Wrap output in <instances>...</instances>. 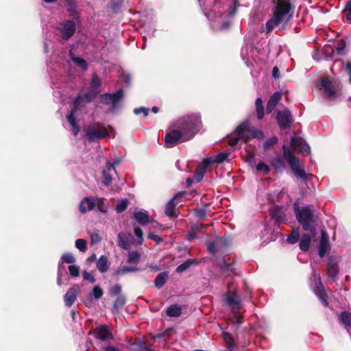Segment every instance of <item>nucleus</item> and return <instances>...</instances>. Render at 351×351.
Instances as JSON below:
<instances>
[{
  "mask_svg": "<svg viewBox=\"0 0 351 351\" xmlns=\"http://www.w3.org/2000/svg\"><path fill=\"white\" fill-rule=\"evenodd\" d=\"M202 125L198 114L180 117L169 125L165 136V146L168 148L191 140L199 132Z\"/></svg>",
  "mask_w": 351,
  "mask_h": 351,
  "instance_id": "obj_1",
  "label": "nucleus"
},
{
  "mask_svg": "<svg viewBox=\"0 0 351 351\" xmlns=\"http://www.w3.org/2000/svg\"><path fill=\"white\" fill-rule=\"evenodd\" d=\"M99 86L100 82L99 78L97 76L93 77L91 82V88L93 89V93H86L83 97L79 95L74 99L73 107L70 114L66 117L69 123L72 127V132L74 136H77L80 132V128L76 122V116L79 106H80L82 102L90 101L99 91Z\"/></svg>",
  "mask_w": 351,
  "mask_h": 351,
  "instance_id": "obj_2",
  "label": "nucleus"
},
{
  "mask_svg": "<svg viewBox=\"0 0 351 351\" xmlns=\"http://www.w3.org/2000/svg\"><path fill=\"white\" fill-rule=\"evenodd\" d=\"M291 5L287 2H278L274 9L273 16L265 24L266 32L270 33L273 29L282 24L287 23L291 18Z\"/></svg>",
  "mask_w": 351,
  "mask_h": 351,
  "instance_id": "obj_3",
  "label": "nucleus"
},
{
  "mask_svg": "<svg viewBox=\"0 0 351 351\" xmlns=\"http://www.w3.org/2000/svg\"><path fill=\"white\" fill-rule=\"evenodd\" d=\"M203 10L204 15L208 19L213 18H226L232 16L236 12V8H230V5L222 4L221 1L215 0L212 8H208V5L202 2L203 0H198Z\"/></svg>",
  "mask_w": 351,
  "mask_h": 351,
  "instance_id": "obj_4",
  "label": "nucleus"
},
{
  "mask_svg": "<svg viewBox=\"0 0 351 351\" xmlns=\"http://www.w3.org/2000/svg\"><path fill=\"white\" fill-rule=\"evenodd\" d=\"M293 209L298 222L302 225L304 230H312L313 224L317 217L311 206L300 207L297 202L293 204Z\"/></svg>",
  "mask_w": 351,
  "mask_h": 351,
  "instance_id": "obj_5",
  "label": "nucleus"
},
{
  "mask_svg": "<svg viewBox=\"0 0 351 351\" xmlns=\"http://www.w3.org/2000/svg\"><path fill=\"white\" fill-rule=\"evenodd\" d=\"M283 156L285 160L289 163L293 173L303 180L307 178V174L304 169L303 165H301L298 158L295 157L287 145L282 146Z\"/></svg>",
  "mask_w": 351,
  "mask_h": 351,
  "instance_id": "obj_6",
  "label": "nucleus"
},
{
  "mask_svg": "<svg viewBox=\"0 0 351 351\" xmlns=\"http://www.w3.org/2000/svg\"><path fill=\"white\" fill-rule=\"evenodd\" d=\"M237 133L239 138L243 139L245 143L251 138L262 139L264 137L261 130L252 128L248 122H244L239 125L237 128Z\"/></svg>",
  "mask_w": 351,
  "mask_h": 351,
  "instance_id": "obj_7",
  "label": "nucleus"
},
{
  "mask_svg": "<svg viewBox=\"0 0 351 351\" xmlns=\"http://www.w3.org/2000/svg\"><path fill=\"white\" fill-rule=\"evenodd\" d=\"M109 130L113 132L111 127L107 128L102 125L89 126L85 130V136L89 141H94L110 136Z\"/></svg>",
  "mask_w": 351,
  "mask_h": 351,
  "instance_id": "obj_8",
  "label": "nucleus"
},
{
  "mask_svg": "<svg viewBox=\"0 0 351 351\" xmlns=\"http://www.w3.org/2000/svg\"><path fill=\"white\" fill-rule=\"evenodd\" d=\"M311 287L323 305L327 306L328 305L327 294L324 291L319 274H317L314 270L311 278Z\"/></svg>",
  "mask_w": 351,
  "mask_h": 351,
  "instance_id": "obj_9",
  "label": "nucleus"
},
{
  "mask_svg": "<svg viewBox=\"0 0 351 351\" xmlns=\"http://www.w3.org/2000/svg\"><path fill=\"white\" fill-rule=\"evenodd\" d=\"M123 97V92L119 89L114 93L101 95L100 101L104 104L111 105V110L114 111L119 107L120 100Z\"/></svg>",
  "mask_w": 351,
  "mask_h": 351,
  "instance_id": "obj_10",
  "label": "nucleus"
},
{
  "mask_svg": "<svg viewBox=\"0 0 351 351\" xmlns=\"http://www.w3.org/2000/svg\"><path fill=\"white\" fill-rule=\"evenodd\" d=\"M320 86V88L324 90V96L329 99H335L340 95L339 90L328 79H322Z\"/></svg>",
  "mask_w": 351,
  "mask_h": 351,
  "instance_id": "obj_11",
  "label": "nucleus"
},
{
  "mask_svg": "<svg viewBox=\"0 0 351 351\" xmlns=\"http://www.w3.org/2000/svg\"><path fill=\"white\" fill-rule=\"evenodd\" d=\"M276 119L280 128L284 130L290 128L293 121L292 114L287 109L278 111Z\"/></svg>",
  "mask_w": 351,
  "mask_h": 351,
  "instance_id": "obj_12",
  "label": "nucleus"
},
{
  "mask_svg": "<svg viewBox=\"0 0 351 351\" xmlns=\"http://www.w3.org/2000/svg\"><path fill=\"white\" fill-rule=\"evenodd\" d=\"M291 145L297 151L299 154H306L310 153V147L306 143V141L300 138L297 136H293L291 139Z\"/></svg>",
  "mask_w": 351,
  "mask_h": 351,
  "instance_id": "obj_13",
  "label": "nucleus"
},
{
  "mask_svg": "<svg viewBox=\"0 0 351 351\" xmlns=\"http://www.w3.org/2000/svg\"><path fill=\"white\" fill-rule=\"evenodd\" d=\"M340 257L338 256H330L327 263V275L329 278H335L339 273V262Z\"/></svg>",
  "mask_w": 351,
  "mask_h": 351,
  "instance_id": "obj_14",
  "label": "nucleus"
},
{
  "mask_svg": "<svg viewBox=\"0 0 351 351\" xmlns=\"http://www.w3.org/2000/svg\"><path fill=\"white\" fill-rule=\"evenodd\" d=\"M330 250L329 237L325 230H321V239L318 249V254L320 257H324Z\"/></svg>",
  "mask_w": 351,
  "mask_h": 351,
  "instance_id": "obj_15",
  "label": "nucleus"
},
{
  "mask_svg": "<svg viewBox=\"0 0 351 351\" xmlns=\"http://www.w3.org/2000/svg\"><path fill=\"white\" fill-rule=\"evenodd\" d=\"M95 206V197H85L81 200L80 203L79 210L81 213L84 214L88 211L92 210Z\"/></svg>",
  "mask_w": 351,
  "mask_h": 351,
  "instance_id": "obj_16",
  "label": "nucleus"
},
{
  "mask_svg": "<svg viewBox=\"0 0 351 351\" xmlns=\"http://www.w3.org/2000/svg\"><path fill=\"white\" fill-rule=\"evenodd\" d=\"M116 173L114 164L107 162L106 168L103 170V183L106 186H108L112 182V178L114 173Z\"/></svg>",
  "mask_w": 351,
  "mask_h": 351,
  "instance_id": "obj_17",
  "label": "nucleus"
},
{
  "mask_svg": "<svg viewBox=\"0 0 351 351\" xmlns=\"http://www.w3.org/2000/svg\"><path fill=\"white\" fill-rule=\"evenodd\" d=\"M60 29L62 34L63 38L65 39H68L75 32V24L72 21H66L61 24Z\"/></svg>",
  "mask_w": 351,
  "mask_h": 351,
  "instance_id": "obj_18",
  "label": "nucleus"
},
{
  "mask_svg": "<svg viewBox=\"0 0 351 351\" xmlns=\"http://www.w3.org/2000/svg\"><path fill=\"white\" fill-rule=\"evenodd\" d=\"M118 244L123 250H128L132 243V236L131 233L120 232L118 234Z\"/></svg>",
  "mask_w": 351,
  "mask_h": 351,
  "instance_id": "obj_19",
  "label": "nucleus"
},
{
  "mask_svg": "<svg viewBox=\"0 0 351 351\" xmlns=\"http://www.w3.org/2000/svg\"><path fill=\"white\" fill-rule=\"evenodd\" d=\"M95 337L101 341L112 339V335L106 326H101L95 330Z\"/></svg>",
  "mask_w": 351,
  "mask_h": 351,
  "instance_id": "obj_20",
  "label": "nucleus"
},
{
  "mask_svg": "<svg viewBox=\"0 0 351 351\" xmlns=\"http://www.w3.org/2000/svg\"><path fill=\"white\" fill-rule=\"evenodd\" d=\"M226 245V242L223 238H217L213 242L210 243L208 246V250L215 254L221 250L224 246Z\"/></svg>",
  "mask_w": 351,
  "mask_h": 351,
  "instance_id": "obj_21",
  "label": "nucleus"
},
{
  "mask_svg": "<svg viewBox=\"0 0 351 351\" xmlns=\"http://www.w3.org/2000/svg\"><path fill=\"white\" fill-rule=\"evenodd\" d=\"M78 295V287H73L68 290L64 295L65 304L70 307L77 299Z\"/></svg>",
  "mask_w": 351,
  "mask_h": 351,
  "instance_id": "obj_22",
  "label": "nucleus"
},
{
  "mask_svg": "<svg viewBox=\"0 0 351 351\" xmlns=\"http://www.w3.org/2000/svg\"><path fill=\"white\" fill-rule=\"evenodd\" d=\"M209 166V164L207 162V161L204 159L202 162L195 169L194 176H193V180L196 182H200L206 173V168Z\"/></svg>",
  "mask_w": 351,
  "mask_h": 351,
  "instance_id": "obj_23",
  "label": "nucleus"
},
{
  "mask_svg": "<svg viewBox=\"0 0 351 351\" xmlns=\"http://www.w3.org/2000/svg\"><path fill=\"white\" fill-rule=\"evenodd\" d=\"M226 300L228 304L233 311H239L241 308V300L235 293L228 295Z\"/></svg>",
  "mask_w": 351,
  "mask_h": 351,
  "instance_id": "obj_24",
  "label": "nucleus"
},
{
  "mask_svg": "<svg viewBox=\"0 0 351 351\" xmlns=\"http://www.w3.org/2000/svg\"><path fill=\"white\" fill-rule=\"evenodd\" d=\"M282 98V94L280 92H275L270 97L267 105L266 111L267 113H270L276 107L278 101Z\"/></svg>",
  "mask_w": 351,
  "mask_h": 351,
  "instance_id": "obj_25",
  "label": "nucleus"
},
{
  "mask_svg": "<svg viewBox=\"0 0 351 351\" xmlns=\"http://www.w3.org/2000/svg\"><path fill=\"white\" fill-rule=\"evenodd\" d=\"M134 219L140 225L145 226L149 222V217L147 211L139 210L134 213Z\"/></svg>",
  "mask_w": 351,
  "mask_h": 351,
  "instance_id": "obj_26",
  "label": "nucleus"
},
{
  "mask_svg": "<svg viewBox=\"0 0 351 351\" xmlns=\"http://www.w3.org/2000/svg\"><path fill=\"white\" fill-rule=\"evenodd\" d=\"M97 267L101 273H106L109 269L108 258L106 256H101L97 262Z\"/></svg>",
  "mask_w": 351,
  "mask_h": 351,
  "instance_id": "obj_27",
  "label": "nucleus"
},
{
  "mask_svg": "<svg viewBox=\"0 0 351 351\" xmlns=\"http://www.w3.org/2000/svg\"><path fill=\"white\" fill-rule=\"evenodd\" d=\"M311 236L308 234H304L302 236L299 246L301 250L306 252L309 249V245L311 241Z\"/></svg>",
  "mask_w": 351,
  "mask_h": 351,
  "instance_id": "obj_28",
  "label": "nucleus"
},
{
  "mask_svg": "<svg viewBox=\"0 0 351 351\" xmlns=\"http://www.w3.org/2000/svg\"><path fill=\"white\" fill-rule=\"evenodd\" d=\"M228 156V154L222 152L217 156H213L210 158H206L205 160L207 161L209 165L213 163H221L227 158Z\"/></svg>",
  "mask_w": 351,
  "mask_h": 351,
  "instance_id": "obj_29",
  "label": "nucleus"
},
{
  "mask_svg": "<svg viewBox=\"0 0 351 351\" xmlns=\"http://www.w3.org/2000/svg\"><path fill=\"white\" fill-rule=\"evenodd\" d=\"M104 294L102 289L98 285L95 286L91 292L88 294V298L90 300H98Z\"/></svg>",
  "mask_w": 351,
  "mask_h": 351,
  "instance_id": "obj_30",
  "label": "nucleus"
},
{
  "mask_svg": "<svg viewBox=\"0 0 351 351\" xmlns=\"http://www.w3.org/2000/svg\"><path fill=\"white\" fill-rule=\"evenodd\" d=\"M168 278V273L166 271L160 273L155 279V286L160 289L166 282Z\"/></svg>",
  "mask_w": 351,
  "mask_h": 351,
  "instance_id": "obj_31",
  "label": "nucleus"
},
{
  "mask_svg": "<svg viewBox=\"0 0 351 351\" xmlns=\"http://www.w3.org/2000/svg\"><path fill=\"white\" fill-rule=\"evenodd\" d=\"M166 313L169 317H179L182 313V310L179 306L173 304L167 308Z\"/></svg>",
  "mask_w": 351,
  "mask_h": 351,
  "instance_id": "obj_32",
  "label": "nucleus"
},
{
  "mask_svg": "<svg viewBox=\"0 0 351 351\" xmlns=\"http://www.w3.org/2000/svg\"><path fill=\"white\" fill-rule=\"evenodd\" d=\"M180 193L176 194L171 200L168 202L165 208V214L170 217H172L175 215V204L173 202L174 198L179 195Z\"/></svg>",
  "mask_w": 351,
  "mask_h": 351,
  "instance_id": "obj_33",
  "label": "nucleus"
},
{
  "mask_svg": "<svg viewBox=\"0 0 351 351\" xmlns=\"http://www.w3.org/2000/svg\"><path fill=\"white\" fill-rule=\"evenodd\" d=\"M70 57L72 61L75 62L77 66L81 67L83 70L88 69V65L85 60L80 57L75 56L71 51H70Z\"/></svg>",
  "mask_w": 351,
  "mask_h": 351,
  "instance_id": "obj_34",
  "label": "nucleus"
},
{
  "mask_svg": "<svg viewBox=\"0 0 351 351\" xmlns=\"http://www.w3.org/2000/svg\"><path fill=\"white\" fill-rule=\"evenodd\" d=\"M256 110L257 113V118L262 119L264 117V107L263 105V101L261 97H258L255 101Z\"/></svg>",
  "mask_w": 351,
  "mask_h": 351,
  "instance_id": "obj_35",
  "label": "nucleus"
},
{
  "mask_svg": "<svg viewBox=\"0 0 351 351\" xmlns=\"http://www.w3.org/2000/svg\"><path fill=\"white\" fill-rule=\"evenodd\" d=\"M339 319L346 326L348 331L350 332L349 328H351V313L346 311L342 312Z\"/></svg>",
  "mask_w": 351,
  "mask_h": 351,
  "instance_id": "obj_36",
  "label": "nucleus"
},
{
  "mask_svg": "<svg viewBox=\"0 0 351 351\" xmlns=\"http://www.w3.org/2000/svg\"><path fill=\"white\" fill-rule=\"evenodd\" d=\"M223 338L226 342L228 349L230 351L234 350L235 343H234V341L233 338L231 337V335L228 332L223 331Z\"/></svg>",
  "mask_w": 351,
  "mask_h": 351,
  "instance_id": "obj_37",
  "label": "nucleus"
},
{
  "mask_svg": "<svg viewBox=\"0 0 351 351\" xmlns=\"http://www.w3.org/2000/svg\"><path fill=\"white\" fill-rule=\"evenodd\" d=\"M139 269L136 267L122 266L118 268L116 271V275L123 276L127 273L137 271Z\"/></svg>",
  "mask_w": 351,
  "mask_h": 351,
  "instance_id": "obj_38",
  "label": "nucleus"
},
{
  "mask_svg": "<svg viewBox=\"0 0 351 351\" xmlns=\"http://www.w3.org/2000/svg\"><path fill=\"white\" fill-rule=\"evenodd\" d=\"M96 200V206L97 210L103 213H106L108 212V206L104 203V201L102 198L95 197Z\"/></svg>",
  "mask_w": 351,
  "mask_h": 351,
  "instance_id": "obj_39",
  "label": "nucleus"
},
{
  "mask_svg": "<svg viewBox=\"0 0 351 351\" xmlns=\"http://www.w3.org/2000/svg\"><path fill=\"white\" fill-rule=\"evenodd\" d=\"M141 258V254L136 251H131L128 253V262L129 263H137Z\"/></svg>",
  "mask_w": 351,
  "mask_h": 351,
  "instance_id": "obj_40",
  "label": "nucleus"
},
{
  "mask_svg": "<svg viewBox=\"0 0 351 351\" xmlns=\"http://www.w3.org/2000/svg\"><path fill=\"white\" fill-rule=\"evenodd\" d=\"M193 262L194 261L192 259H189L186 261L185 262L178 266V267L176 268V271L178 273H182L186 271L193 263Z\"/></svg>",
  "mask_w": 351,
  "mask_h": 351,
  "instance_id": "obj_41",
  "label": "nucleus"
},
{
  "mask_svg": "<svg viewBox=\"0 0 351 351\" xmlns=\"http://www.w3.org/2000/svg\"><path fill=\"white\" fill-rule=\"evenodd\" d=\"M89 235L90 237L91 244L93 245L98 243L101 240V237H100L99 231L98 230L90 232Z\"/></svg>",
  "mask_w": 351,
  "mask_h": 351,
  "instance_id": "obj_42",
  "label": "nucleus"
},
{
  "mask_svg": "<svg viewBox=\"0 0 351 351\" xmlns=\"http://www.w3.org/2000/svg\"><path fill=\"white\" fill-rule=\"evenodd\" d=\"M300 237V232L298 230L293 231V232L287 237V241L290 244L295 243Z\"/></svg>",
  "mask_w": 351,
  "mask_h": 351,
  "instance_id": "obj_43",
  "label": "nucleus"
},
{
  "mask_svg": "<svg viewBox=\"0 0 351 351\" xmlns=\"http://www.w3.org/2000/svg\"><path fill=\"white\" fill-rule=\"evenodd\" d=\"M75 247L80 251V252H85L87 248V243L86 240L82 239H79L75 241Z\"/></svg>",
  "mask_w": 351,
  "mask_h": 351,
  "instance_id": "obj_44",
  "label": "nucleus"
},
{
  "mask_svg": "<svg viewBox=\"0 0 351 351\" xmlns=\"http://www.w3.org/2000/svg\"><path fill=\"white\" fill-rule=\"evenodd\" d=\"M125 303V298L123 295H119L117 296V299L114 303V308H119L124 306Z\"/></svg>",
  "mask_w": 351,
  "mask_h": 351,
  "instance_id": "obj_45",
  "label": "nucleus"
},
{
  "mask_svg": "<svg viewBox=\"0 0 351 351\" xmlns=\"http://www.w3.org/2000/svg\"><path fill=\"white\" fill-rule=\"evenodd\" d=\"M278 139L276 136H272L267 139L263 144V148L265 150H267L269 148L277 143Z\"/></svg>",
  "mask_w": 351,
  "mask_h": 351,
  "instance_id": "obj_46",
  "label": "nucleus"
},
{
  "mask_svg": "<svg viewBox=\"0 0 351 351\" xmlns=\"http://www.w3.org/2000/svg\"><path fill=\"white\" fill-rule=\"evenodd\" d=\"M64 273H65V267L63 265V263L60 261L59 262V265H58V278L57 283L58 285H61L62 284V276L64 274Z\"/></svg>",
  "mask_w": 351,
  "mask_h": 351,
  "instance_id": "obj_47",
  "label": "nucleus"
},
{
  "mask_svg": "<svg viewBox=\"0 0 351 351\" xmlns=\"http://www.w3.org/2000/svg\"><path fill=\"white\" fill-rule=\"evenodd\" d=\"M272 165L276 169H282L284 167V162L282 158L277 156L272 160Z\"/></svg>",
  "mask_w": 351,
  "mask_h": 351,
  "instance_id": "obj_48",
  "label": "nucleus"
},
{
  "mask_svg": "<svg viewBox=\"0 0 351 351\" xmlns=\"http://www.w3.org/2000/svg\"><path fill=\"white\" fill-rule=\"evenodd\" d=\"M128 201L127 199H122L117 203L116 206V211L119 213L123 212L128 207Z\"/></svg>",
  "mask_w": 351,
  "mask_h": 351,
  "instance_id": "obj_49",
  "label": "nucleus"
},
{
  "mask_svg": "<svg viewBox=\"0 0 351 351\" xmlns=\"http://www.w3.org/2000/svg\"><path fill=\"white\" fill-rule=\"evenodd\" d=\"M69 271L72 277L76 278L80 276V267L75 265H69Z\"/></svg>",
  "mask_w": 351,
  "mask_h": 351,
  "instance_id": "obj_50",
  "label": "nucleus"
},
{
  "mask_svg": "<svg viewBox=\"0 0 351 351\" xmlns=\"http://www.w3.org/2000/svg\"><path fill=\"white\" fill-rule=\"evenodd\" d=\"M256 170L263 171L265 174H268L270 172L269 167L264 162H260L256 166Z\"/></svg>",
  "mask_w": 351,
  "mask_h": 351,
  "instance_id": "obj_51",
  "label": "nucleus"
},
{
  "mask_svg": "<svg viewBox=\"0 0 351 351\" xmlns=\"http://www.w3.org/2000/svg\"><path fill=\"white\" fill-rule=\"evenodd\" d=\"M61 260L66 262V263H74L75 262V258L71 253H66L62 256Z\"/></svg>",
  "mask_w": 351,
  "mask_h": 351,
  "instance_id": "obj_52",
  "label": "nucleus"
},
{
  "mask_svg": "<svg viewBox=\"0 0 351 351\" xmlns=\"http://www.w3.org/2000/svg\"><path fill=\"white\" fill-rule=\"evenodd\" d=\"M149 112V109L145 107H140L136 108L134 110V113L135 114H140L141 113H143L145 117L148 116Z\"/></svg>",
  "mask_w": 351,
  "mask_h": 351,
  "instance_id": "obj_53",
  "label": "nucleus"
},
{
  "mask_svg": "<svg viewBox=\"0 0 351 351\" xmlns=\"http://www.w3.org/2000/svg\"><path fill=\"white\" fill-rule=\"evenodd\" d=\"M134 234L137 237V238L138 239V243L139 245H141L143 243V230L140 228L136 227V228H134Z\"/></svg>",
  "mask_w": 351,
  "mask_h": 351,
  "instance_id": "obj_54",
  "label": "nucleus"
},
{
  "mask_svg": "<svg viewBox=\"0 0 351 351\" xmlns=\"http://www.w3.org/2000/svg\"><path fill=\"white\" fill-rule=\"evenodd\" d=\"M343 14L347 20L351 21V1L348 3L343 10Z\"/></svg>",
  "mask_w": 351,
  "mask_h": 351,
  "instance_id": "obj_55",
  "label": "nucleus"
},
{
  "mask_svg": "<svg viewBox=\"0 0 351 351\" xmlns=\"http://www.w3.org/2000/svg\"><path fill=\"white\" fill-rule=\"evenodd\" d=\"M121 286L119 284L114 285L110 289V294L113 295H121Z\"/></svg>",
  "mask_w": 351,
  "mask_h": 351,
  "instance_id": "obj_56",
  "label": "nucleus"
},
{
  "mask_svg": "<svg viewBox=\"0 0 351 351\" xmlns=\"http://www.w3.org/2000/svg\"><path fill=\"white\" fill-rule=\"evenodd\" d=\"M233 312H234V315L232 319V322L234 324L239 325L241 323L242 317H241V315H240L239 314L237 313V311H234Z\"/></svg>",
  "mask_w": 351,
  "mask_h": 351,
  "instance_id": "obj_57",
  "label": "nucleus"
},
{
  "mask_svg": "<svg viewBox=\"0 0 351 351\" xmlns=\"http://www.w3.org/2000/svg\"><path fill=\"white\" fill-rule=\"evenodd\" d=\"M83 278L84 280L90 281L92 283L95 282V278L90 273H88L86 270L83 271Z\"/></svg>",
  "mask_w": 351,
  "mask_h": 351,
  "instance_id": "obj_58",
  "label": "nucleus"
},
{
  "mask_svg": "<svg viewBox=\"0 0 351 351\" xmlns=\"http://www.w3.org/2000/svg\"><path fill=\"white\" fill-rule=\"evenodd\" d=\"M247 162L251 167H254L255 165L256 160L253 154L249 153L247 154Z\"/></svg>",
  "mask_w": 351,
  "mask_h": 351,
  "instance_id": "obj_59",
  "label": "nucleus"
},
{
  "mask_svg": "<svg viewBox=\"0 0 351 351\" xmlns=\"http://www.w3.org/2000/svg\"><path fill=\"white\" fill-rule=\"evenodd\" d=\"M148 237L150 239H152L155 241H156L157 243H159L162 241L161 238L156 235V234H149Z\"/></svg>",
  "mask_w": 351,
  "mask_h": 351,
  "instance_id": "obj_60",
  "label": "nucleus"
},
{
  "mask_svg": "<svg viewBox=\"0 0 351 351\" xmlns=\"http://www.w3.org/2000/svg\"><path fill=\"white\" fill-rule=\"evenodd\" d=\"M346 71H348V74L349 75V81L351 83V62H348L346 66Z\"/></svg>",
  "mask_w": 351,
  "mask_h": 351,
  "instance_id": "obj_61",
  "label": "nucleus"
},
{
  "mask_svg": "<svg viewBox=\"0 0 351 351\" xmlns=\"http://www.w3.org/2000/svg\"><path fill=\"white\" fill-rule=\"evenodd\" d=\"M239 138H230V141H229L230 146H231V147L235 146L237 144L238 141H239Z\"/></svg>",
  "mask_w": 351,
  "mask_h": 351,
  "instance_id": "obj_62",
  "label": "nucleus"
},
{
  "mask_svg": "<svg viewBox=\"0 0 351 351\" xmlns=\"http://www.w3.org/2000/svg\"><path fill=\"white\" fill-rule=\"evenodd\" d=\"M224 266H225V268H224L225 271L230 272L231 274H233V268L230 264L224 263Z\"/></svg>",
  "mask_w": 351,
  "mask_h": 351,
  "instance_id": "obj_63",
  "label": "nucleus"
},
{
  "mask_svg": "<svg viewBox=\"0 0 351 351\" xmlns=\"http://www.w3.org/2000/svg\"><path fill=\"white\" fill-rule=\"evenodd\" d=\"M278 73H279V70H278V67L274 66L272 70V75L274 76V77H275V78L278 77Z\"/></svg>",
  "mask_w": 351,
  "mask_h": 351,
  "instance_id": "obj_64",
  "label": "nucleus"
}]
</instances>
